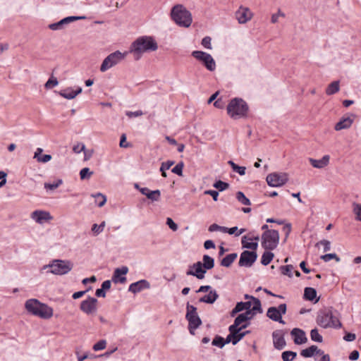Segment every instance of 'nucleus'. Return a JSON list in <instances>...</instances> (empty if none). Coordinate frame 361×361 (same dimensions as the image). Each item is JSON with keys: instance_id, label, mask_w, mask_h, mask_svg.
Returning <instances> with one entry per match:
<instances>
[{"instance_id": "obj_1", "label": "nucleus", "mask_w": 361, "mask_h": 361, "mask_svg": "<svg viewBox=\"0 0 361 361\" xmlns=\"http://www.w3.org/2000/svg\"><path fill=\"white\" fill-rule=\"evenodd\" d=\"M157 49V43L152 37L142 36L133 42L130 52L133 54L135 60H139L145 52L154 51Z\"/></svg>"}, {"instance_id": "obj_2", "label": "nucleus", "mask_w": 361, "mask_h": 361, "mask_svg": "<svg viewBox=\"0 0 361 361\" xmlns=\"http://www.w3.org/2000/svg\"><path fill=\"white\" fill-rule=\"evenodd\" d=\"M26 310L34 316L47 319L53 316V309L37 299H29L25 303Z\"/></svg>"}, {"instance_id": "obj_3", "label": "nucleus", "mask_w": 361, "mask_h": 361, "mask_svg": "<svg viewBox=\"0 0 361 361\" xmlns=\"http://www.w3.org/2000/svg\"><path fill=\"white\" fill-rule=\"evenodd\" d=\"M317 323L324 329L340 328L341 323L333 312L332 307H325L318 312Z\"/></svg>"}, {"instance_id": "obj_4", "label": "nucleus", "mask_w": 361, "mask_h": 361, "mask_svg": "<svg viewBox=\"0 0 361 361\" xmlns=\"http://www.w3.org/2000/svg\"><path fill=\"white\" fill-rule=\"evenodd\" d=\"M226 111L231 118L236 120L247 116L249 106L243 99L235 97L230 100Z\"/></svg>"}, {"instance_id": "obj_5", "label": "nucleus", "mask_w": 361, "mask_h": 361, "mask_svg": "<svg viewBox=\"0 0 361 361\" xmlns=\"http://www.w3.org/2000/svg\"><path fill=\"white\" fill-rule=\"evenodd\" d=\"M171 18L180 27H189L192 23L191 13L182 4H176L171 8Z\"/></svg>"}, {"instance_id": "obj_6", "label": "nucleus", "mask_w": 361, "mask_h": 361, "mask_svg": "<svg viewBox=\"0 0 361 361\" xmlns=\"http://www.w3.org/2000/svg\"><path fill=\"white\" fill-rule=\"evenodd\" d=\"M185 318L188 321V329L192 335L195 334V331L202 324V320L200 318L197 308L190 305L189 302L186 305Z\"/></svg>"}, {"instance_id": "obj_7", "label": "nucleus", "mask_w": 361, "mask_h": 361, "mask_svg": "<svg viewBox=\"0 0 361 361\" xmlns=\"http://www.w3.org/2000/svg\"><path fill=\"white\" fill-rule=\"evenodd\" d=\"M279 233L276 230H267L262 235V246L266 250H273L279 245Z\"/></svg>"}, {"instance_id": "obj_8", "label": "nucleus", "mask_w": 361, "mask_h": 361, "mask_svg": "<svg viewBox=\"0 0 361 361\" xmlns=\"http://www.w3.org/2000/svg\"><path fill=\"white\" fill-rule=\"evenodd\" d=\"M50 268V272L56 275H64L73 269V264L68 260L55 259L51 264L44 267V269Z\"/></svg>"}, {"instance_id": "obj_9", "label": "nucleus", "mask_w": 361, "mask_h": 361, "mask_svg": "<svg viewBox=\"0 0 361 361\" xmlns=\"http://www.w3.org/2000/svg\"><path fill=\"white\" fill-rule=\"evenodd\" d=\"M191 55L201 62L209 71L212 72L216 70V62L210 54L202 51H193Z\"/></svg>"}, {"instance_id": "obj_10", "label": "nucleus", "mask_w": 361, "mask_h": 361, "mask_svg": "<svg viewBox=\"0 0 361 361\" xmlns=\"http://www.w3.org/2000/svg\"><path fill=\"white\" fill-rule=\"evenodd\" d=\"M126 56V54L121 53L119 51H116L109 56H107L103 61L101 66L100 71L104 73L109 70V68L114 67L116 64H118L120 61H121Z\"/></svg>"}, {"instance_id": "obj_11", "label": "nucleus", "mask_w": 361, "mask_h": 361, "mask_svg": "<svg viewBox=\"0 0 361 361\" xmlns=\"http://www.w3.org/2000/svg\"><path fill=\"white\" fill-rule=\"evenodd\" d=\"M287 306L285 303L279 305L276 307H270L267 312V316L274 322L284 324L285 322L282 319V315L286 313Z\"/></svg>"}, {"instance_id": "obj_12", "label": "nucleus", "mask_w": 361, "mask_h": 361, "mask_svg": "<svg viewBox=\"0 0 361 361\" xmlns=\"http://www.w3.org/2000/svg\"><path fill=\"white\" fill-rule=\"evenodd\" d=\"M288 181L286 173H272L267 176V182L271 187H280Z\"/></svg>"}, {"instance_id": "obj_13", "label": "nucleus", "mask_w": 361, "mask_h": 361, "mask_svg": "<svg viewBox=\"0 0 361 361\" xmlns=\"http://www.w3.org/2000/svg\"><path fill=\"white\" fill-rule=\"evenodd\" d=\"M257 254L254 251L245 250L240 254L238 264L240 267H250L257 260Z\"/></svg>"}, {"instance_id": "obj_14", "label": "nucleus", "mask_w": 361, "mask_h": 361, "mask_svg": "<svg viewBox=\"0 0 361 361\" xmlns=\"http://www.w3.org/2000/svg\"><path fill=\"white\" fill-rule=\"evenodd\" d=\"M97 300L92 297H88L82 301L80 308L81 311L87 314H91L97 311Z\"/></svg>"}, {"instance_id": "obj_15", "label": "nucleus", "mask_w": 361, "mask_h": 361, "mask_svg": "<svg viewBox=\"0 0 361 361\" xmlns=\"http://www.w3.org/2000/svg\"><path fill=\"white\" fill-rule=\"evenodd\" d=\"M206 272V270L202 267V263L197 262L190 266V269L187 271L186 274L195 276L198 279H203Z\"/></svg>"}, {"instance_id": "obj_16", "label": "nucleus", "mask_w": 361, "mask_h": 361, "mask_svg": "<svg viewBox=\"0 0 361 361\" xmlns=\"http://www.w3.org/2000/svg\"><path fill=\"white\" fill-rule=\"evenodd\" d=\"M31 219L39 224H43L46 221L53 219L52 216L49 212L43 210H35L32 212Z\"/></svg>"}, {"instance_id": "obj_17", "label": "nucleus", "mask_w": 361, "mask_h": 361, "mask_svg": "<svg viewBox=\"0 0 361 361\" xmlns=\"http://www.w3.org/2000/svg\"><path fill=\"white\" fill-rule=\"evenodd\" d=\"M251 298L253 300V306L251 309L246 310L244 313H242L245 317L247 321L252 319L257 313L262 312L260 300L255 297H251Z\"/></svg>"}, {"instance_id": "obj_18", "label": "nucleus", "mask_w": 361, "mask_h": 361, "mask_svg": "<svg viewBox=\"0 0 361 361\" xmlns=\"http://www.w3.org/2000/svg\"><path fill=\"white\" fill-rule=\"evenodd\" d=\"M252 11L247 7L240 6L235 12V18L239 23L244 24L252 18Z\"/></svg>"}, {"instance_id": "obj_19", "label": "nucleus", "mask_w": 361, "mask_h": 361, "mask_svg": "<svg viewBox=\"0 0 361 361\" xmlns=\"http://www.w3.org/2000/svg\"><path fill=\"white\" fill-rule=\"evenodd\" d=\"M274 346L277 350H282L286 345L284 333L282 330H276L272 333Z\"/></svg>"}, {"instance_id": "obj_20", "label": "nucleus", "mask_w": 361, "mask_h": 361, "mask_svg": "<svg viewBox=\"0 0 361 361\" xmlns=\"http://www.w3.org/2000/svg\"><path fill=\"white\" fill-rule=\"evenodd\" d=\"M150 288V283L145 279H142L135 283H131L129 286L128 291L133 293H137L145 289H149Z\"/></svg>"}, {"instance_id": "obj_21", "label": "nucleus", "mask_w": 361, "mask_h": 361, "mask_svg": "<svg viewBox=\"0 0 361 361\" xmlns=\"http://www.w3.org/2000/svg\"><path fill=\"white\" fill-rule=\"evenodd\" d=\"M128 272V268L126 266H123L121 268H116L114 270L112 280L115 282H120L121 283L126 282V275Z\"/></svg>"}, {"instance_id": "obj_22", "label": "nucleus", "mask_w": 361, "mask_h": 361, "mask_svg": "<svg viewBox=\"0 0 361 361\" xmlns=\"http://www.w3.org/2000/svg\"><path fill=\"white\" fill-rule=\"evenodd\" d=\"M290 334L293 337L294 343L295 344L300 345L305 343L307 340L305 331L300 329H293L291 331Z\"/></svg>"}, {"instance_id": "obj_23", "label": "nucleus", "mask_w": 361, "mask_h": 361, "mask_svg": "<svg viewBox=\"0 0 361 361\" xmlns=\"http://www.w3.org/2000/svg\"><path fill=\"white\" fill-rule=\"evenodd\" d=\"M82 92V87H78L76 90H73L72 87H68L65 90H61L59 94L62 97L67 99H74L78 94H80Z\"/></svg>"}, {"instance_id": "obj_24", "label": "nucleus", "mask_w": 361, "mask_h": 361, "mask_svg": "<svg viewBox=\"0 0 361 361\" xmlns=\"http://www.w3.org/2000/svg\"><path fill=\"white\" fill-rule=\"evenodd\" d=\"M140 192L152 201H159L160 200L161 192L159 190H150L148 188H142L140 189Z\"/></svg>"}, {"instance_id": "obj_25", "label": "nucleus", "mask_w": 361, "mask_h": 361, "mask_svg": "<svg viewBox=\"0 0 361 361\" xmlns=\"http://www.w3.org/2000/svg\"><path fill=\"white\" fill-rule=\"evenodd\" d=\"M330 160L329 155H324L321 159H309L311 165L316 169H323L326 166Z\"/></svg>"}, {"instance_id": "obj_26", "label": "nucleus", "mask_w": 361, "mask_h": 361, "mask_svg": "<svg viewBox=\"0 0 361 361\" xmlns=\"http://www.w3.org/2000/svg\"><path fill=\"white\" fill-rule=\"evenodd\" d=\"M241 243L243 248L250 249L254 252H256L258 247V243L253 242L252 238H250L248 235H244L242 237Z\"/></svg>"}, {"instance_id": "obj_27", "label": "nucleus", "mask_w": 361, "mask_h": 361, "mask_svg": "<svg viewBox=\"0 0 361 361\" xmlns=\"http://www.w3.org/2000/svg\"><path fill=\"white\" fill-rule=\"evenodd\" d=\"M323 354V350L319 349L317 345H311L309 348L303 349L300 352V355L304 357H311L314 355H322Z\"/></svg>"}, {"instance_id": "obj_28", "label": "nucleus", "mask_w": 361, "mask_h": 361, "mask_svg": "<svg viewBox=\"0 0 361 361\" xmlns=\"http://www.w3.org/2000/svg\"><path fill=\"white\" fill-rule=\"evenodd\" d=\"M353 123V119L350 117L342 118L336 125L334 129L339 131L343 129H348Z\"/></svg>"}, {"instance_id": "obj_29", "label": "nucleus", "mask_w": 361, "mask_h": 361, "mask_svg": "<svg viewBox=\"0 0 361 361\" xmlns=\"http://www.w3.org/2000/svg\"><path fill=\"white\" fill-rule=\"evenodd\" d=\"M219 298V295L215 290H210L209 294L205 295L200 298V302H204L207 304H213Z\"/></svg>"}, {"instance_id": "obj_30", "label": "nucleus", "mask_w": 361, "mask_h": 361, "mask_svg": "<svg viewBox=\"0 0 361 361\" xmlns=\"http://www.w3.org/2000/svg\"><path fill=\"white\" fill-rule=\"evenodd\" d=\"M43 149L42 148H37L34 154V159H36L38 162L47 163L51 159L50 154L42 155Z\"/></svg>"}, {"instance_id": "obj_31", "label": "nucleus", "mask_w": 361, "mask_h": 361, "mask_svg": "<svg viewBox=\"0 0 361 361\" xmlns=\"http://www.w3.org/2000/svg\"><path fill=\"white\" fill-rule=\"evenodd\" d=\"M237 253H231L227 255L225 257H224L221 261V265L225 267H229L232 263L237 258Z\"/></svg>"}, {"instance_id": "obj_32", "label": "nucleus", "mask_w": 361, "mask_h": 361, "mask_svg": "<svg viewBox=\"0 0 361 361\" xmlns=\"http://www.w3.org/2000/svg\"><path fill=\"white\" fill-rule=\"evenodd\" d=\"M202 267L204 269L209 270L214 267V259L209 255H204L202 257Z\"/></svg>"}, {"instance_id": "obj_33", "label": "nucleus", "mask_w": 361, "mask_h": 361, "mask_svg": "<svg viewBox=\"0 0 361 361\" xmlns=\"http://www.w3.org/2000/svg\"><path fill=\"white\" fill-rule=\"evenodd\" d=\"M340 90L339 81H334L330 83L326 89V94L327 95H332L338 92Z\"/></svg>"}, {"instance_id": "obj_34", "label": "nucleus", "mask_w": 361, "mask_h": 361, "mask_svg": "<svg viewBox=\"0 0 361 361\" xmlns=\"http://www.w3.org/2000/svg\"><path fill=\"white\" fill-rule=\"evenodd\" d=\"M317 297V291L314 288L307 287L304 290V298L307 300L312 301Z\"/></svg>"}, {"instance_id": "obj_35", "label": "nucleus", "mask_w": 361, "mask_h": 361, "mask_svg": "<svg viewBox=\"0 0 361 361\" xmlns=\"http://www.w3.org/2000/svg\"><path fill=\"white\" fill-rule=\"evenodd\" d=\"M91 196L95 199V203L99 207H103L105 204L106 202V196L104 195H103L102 193H101V192H97L96 194H92Z\"/></svg>"}, {"instance_id": "obj_36", "label": "nucleus", "mask_w": 361, "mask_h": 361, "mask_svg": "<svg viewBox=\"0 0 361 361\" xmlns=\"http://www.w3.org/2000/svg\"><path fill=\"white\" fill-rule=\"evenodd\" d=\"M274 257V253L270 252V250L266 251L262 254V256L261 258V263L263 265L267 266L272 261Z\"/></svg>"}, {"instance_id": "obj_37", "label": "nucleus", "mask_w": 361, "mask_h": 361, "mask_svg": "<svg viewBox=\"0 0 361 361\" xmlns=\"http://www.w3.org/2000/svg\"><path fill=\"white\" fill-rule=\"evenodd\" d=\"M247 326V324H242L241 326H238V324H236V323L234 322L232 325H231L228 327V331H229L230 334L234 335V334H237L238 333L240 332V331L243 329H245Z\"/></svg>"}, {"instance_id": "obj_38", "label": "nucleus", "mask_w": 361, "mask_h": 361, "mask_svg": "<svg viewBox=\"0 0 361 361\" xmlns=\"http://www.w3.org/2000/svg\"><path fill=\"white\" fill-rule=\"evenodd\" d=\"M297 356V353L293 351L287 350L281 354L283 361H293Z\"/></svg>"}, {"instance_id": "obj_39", "label": "nucleus", "mask_w": 361, "mask_h": 361, "mask_svg": "<svg viewBox=\"0 0 361 361\" xmlns=\"http://www.w3.org/2000/svg\"><path fill=\"white\" fill-rule=\"evenodd\" d=\"M236 199L239 202H240L243 205L251 204L250 200L247 197H246L244 193L241 191L237 192Z\"/></svg>"}, {"instance_id": "obj_40", "label": "nucleus", "mask_w": 361, "mask_h": 361, "mask_svg": "<svg viewBox=\"0 0 361 361\" xmlns=\"http://www.w3.org/2000/svg\"><path fill=\"white\" fill-rule=\"evenodd\" d=\"M238 308L242 311H246L252 308L253 306V300L252 301H246V302H239L236 304Z\"/></svg>"}, {"instance_id": "obj_41", "label": "nucleus", "mask_w": 361, "mask_h": 361, "mask_svg": "<svg viewBox=\"0 0 361 361\" xmlns=\"http://www.w3.org/2000/svg\"><path fill=\"white\" fill-rule=\"evenodd\" d=\"M68 24V22L66 19V18H63L62 20H59L57 23H51L49 25V29L52 30H61L63 28V25Z\"/></svg>"}, {"instance_id": "obj_42", "label": "nucleus", "mask_w": 361, "mask_h": 361, "mask_svg": "<svg viewBox=\"0 0 361 361\" xmlns=\"http://www.w3.org/2000/svg\"><path fill=\"white\" fill-rule=\"evenodd\" d=\"M63 183L62 179H58L53 183H45L44 187L46 190H54L61 185Z\"/></svg>"}, {"instance_id": "obj_43", "label": "nucleus", "mask_w": 361, "mask_h": 361, "mask_svg": "<svg viewBox=\"0 0 361 361\" xmlns=\"http://www.w3.org/2000/svg\"><path fill=\"white\" fill-rule=\"evenodd\" d=\"M105 224V221H102L99 225L94 224L92 226V231L95 235H99L104 231Z\"/></svg>"}, {"instance_id": "obj_44", "label": "nucleus", "mask_w": 361, "mask_h": 361, "mask_svg": "<svg viewBox=\"0 0 361 361\" xmlns=\"http://www.w3.org/2000/svg\"><path fill=\"white\" fill-rule=\"evenodd\" d=\"M310 337L312 341L315 342L322 343L323 341L322 336L319 334V331L317 329L311 330Z\"/></svg>"}, {"instance_id": "obj_45", "label": "nucleus", "mask_w": 361, "mask_h": 361, "mask_svg": "<svg viewBox=\"0 0 361 361\" xmlns=\"http://www.w3.org/2000/svg\"><path fill=\"white\" fill-rule=\"evenodd\" d=\"M212 344L219 348H222L225 345L224 338L217 335L213 339Z\"/></svg>"}, {"instance_id": "obj_46", "label": "nucleus", "mask_w": 361, "mask_h": 361, "mask_svg": "<svg viewBox=\"0 0 361 361\" xmlns=\"http://www.w3.org/2000/svg\"><path fill=\"white\" fill-rule=\"evenodd\" d=\"M59 84V82H58V80L51 76L45 83L44 85V87L47 89V90H50L56 86H57Z\"/></svg>"}, {"instance_id": "obj_47", "label": "nucleus", "mask_w": 361, "mask_h": 361, "mask_svg": "<svg viewBox=\"0 0 361 361\" xmlns=\"http://www.w3.org/2000/svg\"><path fill=\"white\" fill-rule=\"evenodd\" d=\"M293 267L292 265H286V266H281L280 267V270L281 271V274L283 275L288 276L289 277H292V271H293Z\"/></svg>"}, {"instance_id": "obj_48", "label": "nucleus", "mask_w": 361, "mask_h": 361, "mask_svg": "<svg viewBox=\"0 0 361 361\" xmlns=\"http://www.w3.org/2000/svg\"><path fill=\"white\" fill-rule=\"evenodd\" d=\"M320 258L326 262H329L331 259H336L338 262H340V258L335 253L326 254L322 255Z\"/></svg>"}, {"instance_id": "obj_49", "label": "nucleus", "mask_w": 361, "mask_h": 361, "mask_svg": "<svg viewBox=\"0 0 361 361\" xmlns=\"http://www.w3.org/2000/svg\"><path fill=\"white\" fill-rule=\"evenodd\" d=\"M213 186L215 188L218 189L219 191H224V190H226L227 188H228L229 185H228V183H227L226 182H224L221 180H217L214 183Z\"/></svg>"}, {"instance_id": "obj_50", "label": "nucleus", "mask_w": 361, "mask_h": 361, "mask_svg": "<svg viewBox=\"0 0 361 361\" xmlns=\"http://www.w3.org/2000/svg\"><path fill=\"white\" fill-rule=\"evenodd\" d=\"M93 174V171H91L89 168H83L80 171V176L82 180L90 178Z\"/></svg>"}, {"instance_id": "obj_51", "label": "nucleus", "mask_w": 361, "mask_h": 361, "mask_svg": "<svg viewBox=\"0 0 361 361\" xmlns=\"http://www.w3.org/2000/svg\"><path fill=\"white\" fill-rule=\"evenodd\" d=\"M184 167L183 162H179L171 170L173 173H176L180 176H183V169Z\"/></svg>"}, {"instance_id": "obj_52", "label": "nucleus", "mask_w": 361, "mask_h": 361, "mask_svg": "<svg viewBox=\"0 0 361 361\" xmlns=\"http://www.w3.org/2000/svg\"><path fill=\"white\" fill-rule=\"evenodd\" d=\"M106 345V341L105 340H100L93 345V350L94 351H99L104 349Z\"/></svg>"}, {"instance_id": "obj_53", "label": "nucleus", "mask_w": 361, "mask_h": 361, "mask_svg": "<svg viewBox=\"0 0 361 361\" xmlns=\"http://www.w3.org/2000/svg\"><path fill=\"white\" fill-rule=\"evenodd\" d=\"M248 333V331L239 332L237 334H234L233 337V345H236L244 336Z\"/></svg>"}, {"instance_id": "obj_54", "label": "nucleus", "mask_w": 361, "mask_h": 361, "mask_svg": "<svg viewBox=\"0 0 361 361\" xmlns=\"http://www.w3.org/2000/svg\"><path fill=\"white\" fill-rule=\"evenodd\" d=\"M212 39L210 37H204L201 42V44L206 49H212V43H211Z\"/></svg>"}, {"instance_id": "obj_55", "label": "nucleus", "mask_w": 361, "mask_h": 361, "mask_svg": "<svg viewBox=\"0 0 361 361\" xmlns=\"http://www.w3.org/2000/svg\"><path fill=\"white\" fill-rule=\"evenodd\" d=\"M85 145L82 142L77 143L73 147V151L76 154H79L81 152H85Z\"/></svg>"}, {"instance_id": "obj_56", "label": "nucleus", "mask_w": 361, "mask_h": 361, "mask_svg": "<svg viewBox=\"0 0 361 361\" xmlns=\"http://www.w3.org/2000/svg\"><path fill=\"white\" fill-rule=\"evenodd\" d=\"M322 245L324 246V252H327L331 250V243L327 240H322L316 244V246Z\"/></svg>"}, {"instance_id": "obj_57", "label": "nucleus", "mask_w": 361, "mask_h": 361, "mask_svg": "<svg viewBox=\"0 0 361 361\" xmlns=\"http://www.w3.org/2000/svg\"><path fill=\"white\" fill-rule=\"evenodd\" d=\"M354 212L356 214V219L361 221V204H354Z\"/></svg>"}, {"instance_id": "obj_58", "label": "nucleus", "mask_w": 361, "mask_h": 361, "mask_svg": "<svg viewBox=\"0 0 361 361\" xmlns=\"http://www.w3.org/2000/svg\"><path fill=\"white\" fill-rule=\"evenodd\" d=\"M166 224L172 231H176L178 230V225L173 221L171 218L169 217L166 219Z\"/></svg>"}, {"instance_id": "obj_59", "label": "nucleus", "mask_w": 361, "mask_h": 361, "mask_svg": "<svg viewBox=\"0 0 361 361\" xmlns=\"http://www.w3.org/2000/svg\"><path fill=\"white\" fill-rule=\"evenodd\" d=\"M173 164H174V161H171V160H169L166 162H163L160 167V171L169 170L171 168V166H172Z\"/></svg>"}, {"instance_id": "obj_60", "label": "nucleus", "mask_w": 361, "mask_h": 361, "mask_svg": "<svg viewBox=\"0 0 361 361\" xmlns=\"http://www.w3.org/2000/svg\"><path fill=\"white\" fill-rule=\"evenodd\" d=\"M205 195H211L214 201L218 200L219 192L213 190H208L204 191Z\"/></svg>"}, {"instance_id": "obj_61", "label": "nucleus", "mask_w": 361, "mask_h": 361, "mask_svg": "<svg viewBox=\"0 0 361 361\" xmlns=\"http://www.w3.org/2000/svg\"><path fill=\"white\" fill-rule=\"evenodd\" d=\"M247 319L245 317L242 313L240 314L234 320V322L236 323L238 326H240L243 323L246 322Z\"/></svg>"}, {"instance_id": "obj_62", "label": "nucleus", "mask_w": 361, "mask_h": 361, "mask_svg": "<svg viewBox=\"0 0 361 361\" xmlns=\"http://www.w3.org/2000/svg\"><path fill=\"white\" fill-rule=\"evenodd\" d=\"M119 146L123 148H127L130 146V144L126 142V134H122L121 136V140L119 143Z\"/></svg>"}, {"instance_id": "obj_63", "label": "nucleus", "mask_w": 361, "mask_h": 361, "mask_svg": "<svg viewBox=\"0 0 361 361\" xmlns=\"http://www.w3.org/2000/svg\"><path fill=\"white\" fill-rule=\"evenodd\" d=\"M142 114H143V112L140 110H138L136 111H127L126 112V115L130 118L140 116Z\"/></svg>"}, {"instance_id": "obj_64", "label": "nucleus", "mask_w": 361, "mask_h": 361, "mask_svg": "<svg viewBox=\"0 0 361 361\" xmlns=\"http://www.w3.org/2000/svg\"><path fill=\"white\" fill-rule=\"evenodd\" d=\"M204 247L206 250L212 249L215 247V244L212 240H207L204 242Z\"/></svg>"}]
</instances>
